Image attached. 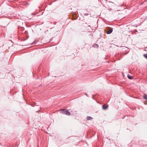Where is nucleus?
Here are the masks:
<instances>
[{
    "label": "nucleus",
    "mask_w": 147,
    "mask_h": 147,
    "mask_svg": "<svg viewBox=\"0 0 147 147\" xmlns=\"http://www.w3.org/2000/svg\"><path fill=\"white\" fill-rule=\"evenodd\" d=\"M113 28H108V29L106 31V33L107 34H111L113 32Z\"/></svg>",
    "instance_id": "obj_3"
},
{
    "label": "nucleus",
    "mask_w": 147,
    "mask_h": 147,
    "mask_svg": "<svg viewBox=\"0 0 147 147\" xmlns=\"http://www.w3.org/2000/svg\"><path fill=\"white\" fill-rule=\"evenodd\" d=\"M60 110L61 112L63 114H65L68 116L70 115L71 114L70 112L68 110H65L64 109H60Z\"/></svg>",
    "instance_id": "obj_2"
},
{
    "label": "nucleus",
    "mask_w": 147,
    "mask_h": 147,
    "mask_svg": "<svg viewBox=\"0 0 147 147\" xmlns=\"http://www.w3.org/2000/svg\"><path fill=\"white\" fill-rule=\"evenodd\" d=\"M143 56L147 59V53L144 54L143 55Z\"/></svg>",
    "instance_id": "obj_10"
},
{
    "label": "nucleus",
    "mask_w": 147,
    "mask_h": 147,
    "mask_svg": "<svg viewBox=\"0 0 147 147\" xmlns=\"http://www.w3.org/2000/svg\"><path fill=\"white\" fill-rule=\"evenodd\" d=\"M93 118L90 116H87L86 117V119L87 120H89L92 119Z\"/></svg>",
    "instance_id": "obj_6"
},
{
    "label": "nucleus",
    "mask_w": 147,
    "mask_h": 147,
    "mask_svg": "<svg viewBox=\"0 0 147 147\" xmlns=\"http://www.w3.org/2000/svg\"><path fill=\"white\" fill-rule=\"evenodd\" d=\"M127 77L128 79L130 80L132 79L133 78V76L129 75H128L127 76Z\"/></svg>",
    "instance_id": "obj_7"
},
{
    "label": "nucleus",
    "mask_w": 147,
    "mask_h": 147,
    "mask_svg": "<svg viewBox=\"0 0 147 147\" xmlns=\"http://www.w3.org/2000/svg\"><path fill=\"white\" fill-rule=\"evenodd\" d=\"M37 42V41L36 40H35L32 43V45H33V44H35Z\"/></svg>",
    "instance_id": "obj_11"
},
{
    "label": "nucleus",
    "mask_w": 147,
    "mask_h": 147,
    "mask_svg": "<svg viewBox=\"0 0 147 147\" xmlns=\"http://www.w3.org/2000/svg\"><path fill=\"white\" fill-rule=\"evenodd\" d=\"M108 105L107 104H104L102 105V108L103 110H106L108 108Z\"/></svg>",
    "instance_id": "obj_5"
},
{
    "label": "nucleus",
    "mask_w": 147,
    "mask_h": 147,
    "mask_svg": "<svg viewBox=\"0 0 147 147\" xmlns=\"http://www.w3.org/2000/svg\"><path fill=\"white\" fill-rule=\"evenodd\" d=\"M112 4L111 5V6L112 7V8H109V10L110 11H120V9H118L117 8H116V7L117 6H121L122 5V4H121L120 5H115V3H113L112 2H111Z\"/></svg>",
    "instance_id": "obj_1"
},
{
    "label": "nucleus",
    "mask_w": 147,
    "mask_h": 147,
    "mask_svg": "<svg viewBox=\"0 0 147 147\" xmlns=\"http://www.w3.org/2000/svg\"><path fill=\"white\" fill-rule=\"evenodd\" d=\"M22 5H24L26 7L28 6L29 3L26 0L23 1L22 3Z\"/></svg>",
    "instance_id": "obj_4"
},
{
    "label": "nucleus",
    "mask_w": 147,
    "mask_h": 147,
    "mask_svg": "<svg viewBox=\"0 0 147 147\" xmlns=\"http://www.w3.org/2000/svg\"><path fill=\"white\" fill-rule=\"evenodd\" d=\"M22 28L23 29V30H24V28L23 27H22Z\"/></svg>",
    "instance_id": "obj_13"
},
{
    "label": "nucleus",
    "mask_w": 147,
    "mask_h": 147,
    "mask_svg": "<svg viewBox=\"0 0 147 147\" xmlns=\"http://www.w3.org/2000/svg\"><path fill=\"white\" fill-rule=\"evenodd\" d=\"M89 14L88 13H85L84 14V16H87Z\"/></svg>",
    "instance_id": "obj_12"
},
{
    "label": "nucleus",
    "mask_w": 147,
    "mask_h": 147,
    "mask_svg": "<svg viewBox=\"0 0 147 147\" xmlns=\"http://www.w3.org/2000/svg\"><path fill=\"white\" fill-rule=\"evenodd\" d=\"M77 18H76L75 19H77Z\"/></svg>",
    "instance_id": "obj_16"
},
{
    "label": "nucleus",
    "mask_w": 147,
    "mask_h": 147,
    "mask_svg": "<svg viewBox=\"0 0 147 147\" xmlns=\"http://www.w3.org/2000/svg\"><path fill=\"white\" fill-rule=\"evenodd\" d=\"M92 47L95 48H97L98 47V45L97 44H95L93 45Z\"/></svg>",
    "instance_id": "obj_8"
},
{
    "label": "nucleus",
    "mask_w": 147,
    "mask_h": 147,
    "mask_svg": "<svg viewBox=\"0 0 147 147\" xmlns=\"http://www.w3.org/2000/svg\"><path fill=\"white\" fill-rule=\"evenodd\" d=\"M39 111H36V112H39Z\"/></svg>",
    "instance_id": "obj_14"
},
{
    "label": "nucleus",
    "mask_w": 147,
    "mask_h": 147,
    "mask_svg": "<svg viewBox=\"0 0 147 147\" xmlns=\"http://www.w3.org/2000/svg\"><path fill=\"white\" fill-rule=\"evenodd\" d=\"M85 95L86 96H87V94L86 93H85Z\"/></svg>",
    "instance_id": "obj_15"
},
{
    "label": "nucleus",
    "mask_w": 147,
    "mask_h": 147,
    "mask_svg": "<svg viewBox=\"0 0 147 147\" xmlns=\"http://www.w3.org/2000/svg\"><path fill=\"white\" fill-rule=\"evenodd\" d=\"M143 98L144 99H147V95L145 94L143 96Z\"/></svg>",
    "instance_id": "obj_9"
}]
</instances>
